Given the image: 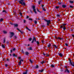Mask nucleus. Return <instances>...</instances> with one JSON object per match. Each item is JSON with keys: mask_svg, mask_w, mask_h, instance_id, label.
Instances as JSON below:
<instances>
[{"mask_svg": "<svg viewBox=\"0 0 74 74\" xmlns=\"http://www.w3.org/2000/svg\"><path fill=\"white\" fill-rule=\"evenodd\" d=\"M66 24L63 23L60 26V28L61 29H63L65 31L66 29Z\"/></svg>", "mask_w": 74, "mask_h": 74, "instance_id": "nucleus-1", "label": "nucleus"}, {"mask_svg": "<svg viewBox=\"0 0 74 74\" xmlns=\"http://www.w3.org/2000/svg\"><path fill=\"white\" fill-rule=\"evenodd\" d=\"M21 1H18L19 4H21L22 5H26V3L25 2H23L24 0H21Z\"/></svg>", "mask_w": 74, "mask_h": 74, "instance_id": "nucleus-2", "label": "nucleus"}, {"mask_svg": "<svg viewBox=\"0 0 74 74\" xmlns=\"http://www.w3.org/2000/svg\"><path fill=\"white\" fill-rule=\"evenodd\" d=\"M32 8H33V10L34 11V12L35 13V14H37V12H36V10L35 9V6H33Z\"/></svg>", "mask_w": 74, "mask_h": 74, "instance_id": "nucleus-3", "label": "nucleus"}, {"mask_svg": "<svg viewBox=\"0 0 74 74\" xmlns=\"http://www.w3.org/2000/svg\"><path fill=\"white\" fill-rule=\"evenodd\" d=\"M34 41H35V42H36V38L35 36L33 37V40L31 42L32 43H33L34 42Z\"/></svg>", "mask_w": 74, "mask_h": 74, "instance_id": "nucleus-4", "label": "nucleus"}, {"mask_svg": "<svg viewBox=\"0 0 74 74\" xmlns=\"http://www.w3.org/2000/svg\"><path fill=\"white\" fill-rule=\"evenodd\" d=\"M46 22H47V26H49V24L51 23V20H47V21Z\"/></svg>", "mask_w": 74, "mask_h": 74, "instance_id": "nucleus-5", "label": "nucleus"}, {"mask_svg": "<svg viewBox=\"0 0 74 74\" xmlns=\"http://www.w3.org/2000/svg\"><path fill=\"white\" fill-rule=\"evenodd\" d=\"M64 73H70V71L69 70L67 69H66L64 71Z\"/></svg>", "mask_w": 74, "mask_h": 74, "instance_id": "nucleus-6", "label": "nucleus"}, {"mask_svg": "<svg viewBox=\"0 0 74 74\" xmlns=\"http://www.w3.org/2000/svg\"><path fill=\"white\" fill-rule=\"evenodd\" d=\"M12 35L11 36H10V38L12 37V36H14V33L12 32H10V33Z\"/></svg>", "mask_w": 74, "mask_h": 74, "instance_id": "nucleus-7", "label": "nucleus"}, {"mask_svg": "<svg viewBox=\"0 0 74 74\" xmlns=\"http://www.w3.org/2000/svg\"><path fill=\"white\" fill-rule=\"evenodd\" d=\"M69 62H70V63L71 64L72 66H74V64H73L72 63V62H71V60H69Z\"/></svg>", "mask_w": 74, "mask_h": 74, "instance_id": "nucleus-8", "label": "nucleus"}, {"mask_svg": "<svg viewBox=\"0 0 74 74\" xmlns=\"http://www.w3.org/2000/svg\"><path fill=\"white\" fill-rule=\"evenodd\" d=\"M62 8H65L66 7H67V5H62Z\"/></svg>", "mask_w": 74, "mask_h": 74, "instance_id": "nucleus-9", "label": "nucleus"}, {"mask_svg": "<svg viewBox=\"0 0 74 74\" xmlns=\"http://www.w3.org/2000/svg\"><path fill=\"white\" fill-rule=\"evenodd\" d=\"M58 54L60 57L63 56V54L62 53H58Z\"/></svg>", "mask_w": 74, "mask_h": 74, "instance_id": "nucleus-10", "label": "nucleus"}, {"mask_svg": "<svg viewBox=\"0 0 74 74\" xmlns=\"http://www.w3.org/2000/svg\"><path fill=\"white\" fill-rule=\"evenodd\" d=\"M17 29L18 30V31H19V32H21V33L22 34H23V32L21 31L20 30V29H18V28H17Z\"/></svg>", "mask_w": 74, "mask_h": 74, "instance_id": "nucleus-11", "label": "nucleus"}, {"mask_svg": "<svg viewBox=\"0 0 74 74\" xmlns=\"http://www.w3.org/2000/svg\"><path fill=\"white\" fill-rule=\"evenodd\" d=\"M18 25L17 24H14V27H18Z\"/></svg>", "mask_w": 74, "mask_h": 74, "instance_id": "nucleus-12", "label": "nucleus"}, {"mask_svg": "<svg viewBox=\"0 0 74 74\" xmlns=\"http://www.w3.org/2000/svg\"><path fill=\"white\" fill-rule=\"evenodd\" d=\"M13 56L14 57H17V55H16L15 54L13 53L12 54Z\"/></svg>", "mask_w": 74, "mask_h": 74, "instance_id": "nucleus-13", "label": "nucleus"}, {"mask_svg": "<svg viewBox=\"0 0 74 74\" xmlns=\"http://www.w3.org/2000/svg\"><path fill=\"white\" fill-rule=\"evenodd\" d=\"M25 53L26 55H29V52H28L27 51H26V52H25Z\"/></svg>", "mask_w": 74, "mask_h": 74, "instance_id": "nucleus-14", "label": "nucleus"}, {"mask_svg": "<svg viewBox=\"0 0 74 74\" xmlns=\"http://www.w3.org/2000/svg\"><path fill=\"white\" fill-rule=\"evenodd\" d=\"M25 27H26V29H27V30H29V31H31V30H30V29H29L28 28V27H27V26H26Z\"/></svg>", "mask_w": 74, "mask_h": 74, "instance_id": "nucleus-15", "label": "nucleus"}, {"mask_svg": "<svg viewBox=\"0 0 74 74\" xmlns=\"http://www.w3.org/2000/svg\"><path fill=\"white\" fill-rule=\"evenodd\" d=\"M42 2V0L39 1H38V4H40L41 2Z\"/></svg>", "mask_w": 74, "mask_h": 74, "instance_id": "nucleus-16", "label": "nucleus"}, {"mask_svg": "<svg viewBox=\"0 0 74 74\" xmlns=\"http://www.w3.org/2000/svg\"><path fill=\"white\" fill-rule=\"evenodd\" d=\"M69 2L71 4H72V3H74V1H69Z\"/></svg>", "mask_w": 74, "mask_h": 74, "instance_id": "nucleus-17", "label": "nucleus"}, {"mask_svg": "<svg viewBox=\"0 0 74 74\" xmlns=\"http://www.w3.org/2000/svg\"><path fill=\"white\" fill-rule=\"evenodd\" d=\"M3 33H4V34H7V32L5 31H3Z\"/></svg>", "mask_w": 74, "mask_h": 74, "instance_id": "nucleus-18", "label": "nucleus"}, {"mask_svg": "<svg viewBox=\"0 0 74 74\" xmlns=\"http://www.w3.org/2000/svg\"><path fill=\"white\" fill-rule=\"evenodd\" d=\"M39 71L41 72V73H42V72H43L44 71V69H42L41 70H39Z\"/></svg>", "mask_w": 74, "mask_h": 74, "instance_id": "nucleus-19", "label": "nucleus"}, {"mask_svg": "<svg viewBox=\"0 0 74 74\" xmlns=\"http://www.w3.org/2000/svg\"><path fill=\"white\" fill-rule=\"evenodd\" d=\"M51 44L50 43L48 45V47L49 48V47H51Z\"/></svg>", "mask_w": 74, "mask_h": 74, "instance_id": "nucleus-20", "label": "nucleus"}, {"mask_svg": "<svg viewBox=\"0 0 74 74\" xmlns=\"http://www.w3.org/2000/svg\"><path fill=\"white\" fill-rule=\"evenodd\" d=\"M18 64L19 66H21V61H20L19 62H18Z\"/></svg>", "mask_w": 74, "mask_h": 74, "instance_id": "nucleus-21", "label": "nucleus"}, {"mask_svg": "<svg viewBox=\"0 0 74 74\" xmlns=\"http://www.w3.org/2000/svg\"><path fill=\"white\" fill-rule=\"evenodd\" d=\"M28 50H32V48L31 47H30L29 48H28Z\"/></svg>", "mask_w": 74, "mask_h": 74, "instance_id": "nucleus-22", "label": "nucleus"}, {"mask_svg": "<svg viewBox=\"0 0 74 74\" xmlns=\"http://www.w3.org/2000/svg\"><path fill=\"white\" fill-rule=\"evenodd\" d=\"M36 42L37 44H38V45H40V42H39V41H37Z\"/></svg>", "mask_w": 74, "mask_h": 74, "instance_id": "nucleus-23", "label": "nucleus"}, {"mask_svg": "<svg viewBox=\"0 0 74 74\" xmlns=\"http://www.w3.org/2000/svg\"><path fill=\"white\" fill-rule=\"evenodd\" d=\"M34 23H35V24H37V22L36 20H35L34 21Z\"/></svg>", "mask_w": 74, "mask_h": 74, "instance_id": "nucleus-24", "label": "nucleus"}, {"mask_svg": "<svg viewBox=\"0 0 74 74\" xmlns=\"http://www.w3.org/2000/svg\"><path fill=\"white\" fill-rule=\"evenodd\" d=\"M45 63V62L43 61H42L41 62V64H43Z\"/></svg>", "mask_w": 74, "mask_h": 74, "instance_id": "nucleus-25", "label": "nucleus"}, {"mask_svg": "<svg viewBox=\"0 0 74 74\" xmlns=\"http://www.w3.org/2000/svg\"><path fill=\"white\" fill-rule=\"evenodd\" d=\"M56 16L57 17H60V15L59 14H57Z\"/></svg>", "mask_w": 74, "mask_h": 74, "instance_id": "nucleus-26", "label": "nucleus"}, {"mask_svg": "<svg viewBox=\"0 0 74 74\" xmlns=\"http://www.w3.org/2000/svg\"><path fill=\"white\" fill-rule=\"evenodd\" d=\"M51 67H55V65H53V64L51 65Z\"/></svg>", "mask_w": 74, "mask_h": 74, "instance_id": "nucleus-27", "label": "nucleus"}, {"mask_svg": "<svg viewBox=\"0 0 74 74\" xmlns=\"http://www.w3.org/2000/svg\"><path fill=\"white\" fill-rule=\"evenodd\" d=\"M2 12H5V14H7V12L5 11V10H3L2 11Z\"/></svg>", "mask_w": 74, "mask_h": 74, "instance_id": "nucleus-28", "label": "nucleus"}, {"mask_svg": "<svg viewBox=\"0 0 74 74\" xmlns=\"http://www.w3.org/2000/svg\"><path fill=\"white\" fill-rule=\"evenodd\" d=\"M30 62L31 63H33V61H32V60H30Z\"/></svg>", "mask_w": 74, "mask_h": 74, "instance_id": "nucleus-29", "label": "nucleus"}, {"mask_svg": "<svg viewBox=\"0 0 74 74\" xmlns=\"http://www.w3.org/2000/svg\"><path fill=\"white\" fill-rule=\"evenodd\" d=\"M2 48H5V46H4L3 45H2Z\"/></svg>", "mask_w": 74, "mask_h": 74, "instance_id": "nucleus-30", "label": "nucleus"}, {"mask_svg": "<svg viewBox=\"0 0 74 74\" xmlns=\"http://www.w3.org/2000/svg\"><path fill=\"white\" fill-rule=\"evenodd\" d=\"M5 39L4 38L3 40V43H5Z\"/></svg>", "mask_w": 74, "mask_h": 74, "instance_id": "nucleus-31", "label": "nucleus"}, {"mask_svg": "<svg viewBox=\"0 0 74 74\" xmlns=\"http://www.w3.org/2000/svg\"><path fill=\"white\" fill-rule=\"evenodd\" d=\"M32 38H30L29 39V41H32Z\"/></svg>", "mask_w": 74, "mask_h": 74, "instance_id": "nucleus-32", "label": "nucleus"}, {"mask_svg": "<svg viewBox=\"0 0 74 74\" xmlns=\"http://www.w3.org/2000/svg\"><path fill=\"white\" fill-rule=\"evenodd\" d=\"M54 47H55V48H58V47H57V46H56V45H53Z\"/></svg>", "mask_w": 74, "mask_h": 74, "instance_id": "nucleus-33", "label": "nucleus"}, {"mask_svg": "<svg viewBox=\"0 0 74 74\" xmlns=\"http://www.w3.org/2000/svg\"><path fill=\"white\" fill-rule=\"evenodd\" d=\"M59 6H56V9H58V8H59Z\"/></svg>", "mask_w": 74, "mask_h": 74, "instance_id": "nucleus-34", "label": "nucleus"}, {"mask_svg": "<svg viewBox=\"0 0 74 74\" xmlns=\"http://www.w3.org/2000/svg\"><path fill=\"white\" fill-rule=\"evenodd\" d=\"M20 15H21V16H23V15H22V13H21V12H20Z\"/></svg>", "mask_w": 74, "mask_h": 74, "instance_id": "nucleus-35", "label": "nucleus"}, {"mask_svg": "<svg viewBox=\"0 0 74 74\" xmlns=\"http://www.w3.org/2000/svg\"><path fill=\"white\" fill-rule=\"evenodd\" d=\"M58 40H62V38H60V37H58Z\"/></svg>", "mask_w": 74, "mask_h": 74, "instance_id": "nucleus-36", "label": "nucleus"}, {"mask_svg": "<svg viewBox=\"0 0 74 74\" xmlns=\"http://www.w3.org/2000/svg\"><path fill=\"white\" fill-rule=\"evenodd\" d=\"M36 69H38V65H36Z\"/></svg>", "mask_w": 74, "mask_h": 74, "instance_id": "nucleus-37", "label": "nucleus"}, {"mask_svg": "<svg viewBox=\"0 0 74 74\" xmlns=\"http://www.w3.org/2000/svg\"><path fill=\"white\" fill-rule=\"evenodd\" d=\"M12 50H13V51H15V49H15V48H14L13 49H12Z\"/></svg>", "mask_w": 74, "mask_h": 74, "instance_id": "nucleus-38", "label": "nucleus"}, {"mask_svg": "<svg viewBox=\"0 0 74 74\" xmlns=\"http://www.w3.org/2000/svg\"><path fill=\"white\" fill-rule=\"evenodd\" d=\"M42 9L43 11H46V9H45L44 8H42Z\"/></svg>", "mask_w": 74, "mask_h": 74, "instance_id": "nucleus-39", "label": "nucleus"}, {"mask_svg": "<svg viewBox=\"0 0 74 74\" xmlns=\"http://www.w3.org/2000/svg\"><path fill=\"white\" fill-rule=\"evenodd\" d=\"M3 21V18H1L0 20V21L2 22Z\"/></svg>", "mask_w": 74, "mask_h": 74, "instance_id": "nucleus-40", "label": "nucleus"}, {"mask_svg": "<svg viewBox=\"0 0 74 74\" xmlns=\"http://www.w3.org/2000/svg\"><path fill=\"white\" fill-rule=\"evenodd\" d=\"M58 4L59 5H60V4H62V2H59V3H58Z\"/></svg>", "mask_w": 74, "mask_h": 74, "instance_id": "nucleus-41", "label": "nucleus"}, {"mask_svg": "<svg viewBox=\"0 0 74 74\" xmlns=\"http://www.w3.org/2000/svg\"><path fill=\"white\" fill-rule=\"evenodd\" d=\"M23 74H27V71H26V72H24L23 73Z\"/></svg>", "mask_w": 74, "mask_h": 74, "instance_id": "nucleus-42", "label": "nucleus"}, {"mask_svg": "<svg viewBox=\"0 0 74 74\" xmlns=\"http://www.w3.org/2000/svg\"><path fill=\"white\" fill-rule=\"evenodd\" d=\"M30 12H31V13H32V14H33V11H32L31 10H30Z\"/></svg>", "mask_w": 74, "mask_h": 74, "instance_id": "nucleus-43", "label": "nucleus"}, {"mask_svg": "<svg viewBox=\"0 0 74 74\" xmlns=\"http://www.w3.org/2000/svg\"><path fill=\"white\" fill-rule=\"evenodd\" d=\"M5 67H7V66H8V65L7 64H5Z\"/></svg>", "mask_w": 74, "mask_h": 74, "instance_id": "nucleus-44", "label": "nucleus"}, {"mask_svg": "<svg viewBox=\"0 0 74 74\" xmlns=\"http://www.w3.org/2000/svg\"><path fill=\"white\" fill-rule=\"evenodd\" d=\"M13 51V50H12V49L10 50V53H12V51Z\"/></svg>", "mask_w": 74, "mask_h": 74, "instance_id": "nucleus-45", "label": "nucleus"}, {"mask_svg": "<svg viewBox=\"0 0 74 74\" xmlns=\"http://www.w3.org/2000/svg\"><path fill=\"white\" fill-rule=\"evenodd\" d=\"M65 45L66 46H68V44L67 43H65Z\"/></svg>", "mask_w": 74, "mask_h": 74, "instance_id": "nucleus-46", "label": "nucleus"}, {"mask_svg": "<svg viewBox=\"0 0 74 74\" xmlns=\"http://www.w3.org/2000/svg\"><path fill=\"white\" fill-rule=\"evenodd\" d=\"M29 20L30 21H32V18H29Z\"/></svg>", "mask_w": 74, "mask_h": 74, "instance_id": "nucleus-47", "label": "nucleus"}, {"mask_svg": "<svg viewBox=\"0 0 74 74\" xmlns=\"http://www.w3.org/2000/svg\"><path fill=\"white\" fill-rule=\"evenodd\" d=\"M70 7H71V8H73V6H71V5H70Z\"/></svg>", "mask_w": 74, "mask_h": 74, "instance_id": "nucleus-48", "label": "nucleus"}, {"mask_svg": "<svg viewBox=\"0 0 74 74\" xmlns=\"http://www.w3.org/2000/svg\"><path fill=\"white\" fill-rule=\"evenodd\" d=\"M43 55H44V56H45L46 54H45V53H43Z\"/></svg>", "mask_w": 74, "mask_h": 74, "instance_id": "nucleus-49", "label": "nucleus"}, {"mask_svg": "<svg viewBox=\"0 0 74 74\" xmlns=\"http://www.w3.org/2000/svg\"><path fill=\"white\" fill-rule=\"evenodd\" d=\"M24 23H25L26 22V20H24L23 21Z\"/></svg>", "mask_w": 74, "mask_h": 74, "instance_id": "nucleus-50", "label": "nucleus"}, {"mask_svg": "<svg viewBox=\"0 0 74 74\" xmlns=\"http://www.w3.org/2000/svg\"><path fill=\"white\" fill-rule=\"evenodd\" d=\"M44 6V5H42V8H43Z\"/></svg>", "mask_w": 74, "mask_h": 74, "instance_id": "nucleus-51", "label": "nucleus"}, {"mask_svg": "<svg viewBox=\"0 0 74 74\" xmlns=\"http://www.w3.org/2000/svg\"><path fill=\"white\" fill-rule=\"evenodd\" d=\"M10 24H11V25H14V24H13V23H10Z\"/></svg>", "mask_w": 74, "mask_h": 74, "instance_id": "nucleus-52", "label": "nucleus"}, {"mask_svg": "<svg viewBox=\"0 0 74 74\" xmlns=\"http://www.w3.org/2000/svg\"><path fill=\"white\" fill-rule=\"evenodd\" d=\"M10 60L8 59H7V61H10Z\"/></svg>", "mask_w": 74, "mask_h": 74, "instance_id": "nucleus-53", "label": "nucleus"}, {"mask_svg": "<svg viewBox=\"0 0 74 74\" xmlns=\"http://www.w3.org/2000/svg\"><path fill=\"white\" fill-rule=\"evenodd\" d=\"M14 38L15 39H16V38H17V37H16V36H14Z\"/></svg>", "mask_w": 74, "mask_h": 74, "instance_id": "nucleus-54", "label": "nucleus"}, {"mask_svg": "<svg viewBox=\"0 0 74 74\" xmlns=\"http://www.w3.org/2000/svg\"><path fill=\"white\" fill-rule=\"evenodd\" d=\"M20 61H21H21L23 62V60L22 59L21 60H20Z\"/></svg>", "mask_w": 74, "mask_h": 74, "instance_id": "nucleus-55", "label": "nucleus"}, {"mask_svg": "<svg viewBox=\"0 0 74 74\" xmlns=\"http://www.w3.org/2000/svg\"><path fill=\"white\" fill-rule=\"evenodd\" d=\"M41 26L42 27H45V25H41Z\"/></svg>", "mask_w": 74, "mask_h": 74, "instance_id": "nucleus-56", "label": "nucleus"}, {"mask_svg": "<svg viewBox=\"0 0 74 74\" xmlns=\"http://www.w3.org/2000/svg\"><path fill=\"white\" fill-rule=\"evenodd\" d=\"M29 18V16H27V18Z\"/></svg>", "mask_w": 74, "mask_h": 74, "instance_id": "nucleus-57", "label": "nucleus"}, {"mask_svg": "<svg viewBox=\"0 0 74 74\" xmlns=\"http://www.w3.org/2000/svg\"><path fill=\"white\" fill-rule=\"evenodd\" d=\"M46 55H47V56H49V55L47 54H46Z\"/></svg>", "mask_w": 74, "mask_h": 74, "instance_id": "nucleus-58", "label": "nucleus"}, {"mask_svg": "<svg viewBox=\"0 0 74 74\" xmlns=\"http://www.w3.org/2000/svg\"><path fill=\"white\" fill-rule=\"evenodd\" d=\"M37 11H38V12H40V11H39V10H38V9H37Z\"/></svg>", "mask_w": 74, "mask_h": 74, "instance_id": "nucleus-59", "label": "nucleus"}, {"mask_svg": "<svg viewBox=\"0 0 74 74\" xmlns=\"http://www.w3.org/2000/svg\"><path fill=\"white\" fill-rule=\"evenodd\" d=\"M21 59V57L18 58V59Z\"/></svg>", "mask_w": 74, "mask_h": 74, "instance_id": "nucleus-60", "label": "nucleus"}, {"mask_svg": "<svg viewBox=\"0 0 74 74\" xmlns=\"http://www.w3.org/2000/svg\"><path fill=\"white\" fill-rule=\"evenodd\" d=\"M72 36H73V37H74V35L72 34Z\"/></svg>", "mask_w": 74, "mask_h": 74, "instance_id": "nucleus-61", "label": "nucleus"}, {"mask_svg": "<svg viewBox=\"0 0 74 74\" xmlns=\"http://www.w3.org/2000/svg\"><path fill=\"white\" fill-rule=\"evenodd\" d=\"M45 21H46V22H47V21L48 20H46L45 19Z\"/></svg>", "mask_w": 74, "mask_h": 74, "instance_id": "nucleus-62", "label": "nucleus"}, {"mask_svg": "<svg viewBox=\"0 0 74 74\" xmlns=\"http://www.w3.org/2000/svg\"><path fill=\"white\" fill-rule=\"evenodd\" d=\"M65 68H66V69H67V66H65Z\"/></svg>", "mask_w": 74, "mask_h": 74, "instance_id": "nucleus-63", "label": "nucleus"}, {"mask_svg": "<svg viewBox=\"0 0 74 74\" xmlns=\"http://www.w3.org/2000/svg\"><path fill=\"white\" fill-rule=\"evenodd\" d=\"M42 43H44V40H42Z\"/></svg>", "mask_w": 74, "mask_h": 74, "instance_id": "nucleus-64", "label": "nucleus"}]
</instances>
